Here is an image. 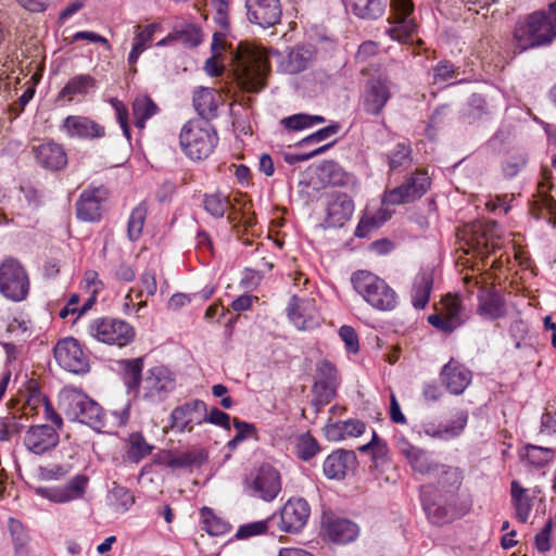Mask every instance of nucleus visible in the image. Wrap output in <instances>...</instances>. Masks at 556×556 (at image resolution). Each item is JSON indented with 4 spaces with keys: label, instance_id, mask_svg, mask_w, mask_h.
<instances>
[{
    "label": "nucleus",
    "instance_id": "obj_25",
    "mask_svg": "<svg viewBox=\"0 0 556 556\" xmlns=\"http://www.w3.org/2000/svg\"><path fill=\"white\" fill-rule=\"evenodd\" d=\"M61 129L70 138L96 139L105 135V129L100 124L86 116L70 115L64 118Z\"/></svg>",
    "mask_w": 556,
    "mask_h": 556
},
{
    "label": "nucleus",
    "instance_id": "obj_42",
    "mask_svg": "<svg viewBox=\"0 0 556 556\" xmlns=\"http://www.w3.org/2000/svg\"><path fill=\"white\" fill-rule=\"evenodd\" d=\"M157 105L146 94L136 97L132 103V114L136 119V126L140 129L144 128L146 121L157 113Z\"/></svg>",
    "mask_w": 556,
    "mask_h": 556
},
{
    "label": "nucleus",
    "instance_id": "obj_54",
    "mask_svg": "<svg viewBox=\"0 0 556 556\" xmlns=\"http://www.w3.org/2000/svg\"><path fill=\"white\" fill-rule=\"evenodd\" d=\"M551 173L548 170L544 172V181L540 182L538 186L539 190V197L536 200V204L540 206L541 210H545L549 215L556 214V201L547 194V191L549 190V185L547 184V176Z\"/></svg>",
    "mask_w": 556,
    "mask_h": 556
},
{
    "label": "nucleus",
    "instance_id": "obj_5",
    "mask_svg": "<svg viewBox=\"0 0 556 556\" xmlns=\"http://www.w3.org/2000/svg\"><path fill=\"white\" fill-rule=\"evenodd\" d=\"M351 281L355 291L372 308L381 312L393 311L399 304L395 290L377 275L358 270L352 275Z\"/></svg>",
    "mask_w": 556,
    "mask_h": 556
},
{
    "label": "nucleus",
    "instance_id": "obj_34",
    "mask_svg": "<svg viewBox=\"0 0 556 556\" xmlns=\"http://www.w3.org/2000/svg\"><path fill=\"white\" fill-rule=\"evenodd\" d=\"M94 85L96 80L92 76L87 74L76 75L61 89L58 101L70 103L77 97H85Z\"/></svg>",
    "mask_w": 556,
    "mask_h": 556
},
{
    "label": "nucleus",
    "instance_id": "obj_61",
    "mask_svg": "<svg viewBox=\"0 0 556 556\" xmlns=\"http://www.w3.org/2000/svg\"><path fill=\"white\" fill-rule=\"evenodd\" d=\"M205 422L223 427L227 430L230 429V416L217 407H212L208 410L207 405L205 404Z\"/></svg>",
    "mask_w": 556,
    "mask_h": 556
},
{
    "label": "nucleus",
    "instance_id": "obj_36",
    "mask_svg": "<svg viewBox=\"0 0 556 556\" xmlns=\"http://www.w3.org/2000/svg\"><path fill=\"white\" fill-rule=\"evenodd\" d=\"M345 8L363 20L380 18L387 8V0H343Z\"/></svg>",
    "mask_w": 556,
    "mask_h": 556
},
{
    "label": "nucleus",
    "instance_id": "obj_51",
    "mask_svg": "<svg viewBox=\"0 0 556 556\" xmlns=\"http://www.w3.org/2000/svg\"><path fill=\"white\" fill-rule=\"evenodd\" d=\"M319 451L318 442L308 432L301 434L296 439L295 452L303 459L308 460Z\"/></svg>",
    "mask_w": 556,
    "mask_h": 556
},
{
    "label": "nucleus",
    "instance_id": "obj_31",
    "mask_svg": "<svg viewBox=\"0 0 556 556\" xmlns=\"http://www.w3.org/2000/svg\"><path fill=\"white\" fill-rule=\"evenodd\" d=\"M326 532L332 542L346 544L357 538L358 527L344 518H329L326 523Z\"/></svg>",
    "mask_w": 556,
    "mask_h": 556
},
{
    "label": "nucleus",
    "instance_id": "obj_60",
    "mask_svg": "<svg viewBox=\"0 0 556 556\" xmlns=\"http://www.w3.org/2000/svg\"><path fill=\"white\" fill-rule=\"evenodd\" d=\"M111 104L115 111L116 119L123 129L124 136L130 140V129L128 125V110L126 105L118 99H111Z\"/></svg>",
    "mask_w": 556,
    "mask_h": 556
},
{
    "label": "nucleus",
    "instance_id": "obj_35",
    "mask_svg": "<svg viewBox=\"0 0 556 556\" xmlns=\"http://www.w3.org/2000/svg\"><path fill=\"white\" fill-rule=\"evenodd\" d=\"M468 416L466 413L460 412L456 418L448 425L437 426L434 424L422 425V431L426 435L439 439L448 440L460 434L467 424Z\"/></svg>",
    "mask_w": 556,
    "mask_h": 556
},
{
    "label": "nucleus",
    "instance_id": "obj_46",
    "mask_svg": "<svg viewBox=\"0 0 556 556\" xmlns=\"http://www.w3.org/2000/svg\"><path fill=\"white\" fill-rule=\"evenodd\" d=\"M232 207L228 195L216 192L205 195L204 208L215 218H223L226 212Z\"/></svg>",
    "mask_w": 556,
    "mask_h": 556
},
{
    "label": "nucleus",
    "instance_id": "obj_52",
    "mask_svg": "<svg viewBox=\"0 0 556 556\" xmlns=\"http://www.w3.org/2000/svg\"><path fill=\"white\" fill-rule=\"evenodd\" d=\"M201 517L204 530L211 535H219L226 532L227 523L214 515L212 509L203 507Z\"/></svg>",
    "mask_w": 556,
    "mask_h": 556
},
{
    "label": "nucleus",
    "instance_id": "obj_22",
    "mask_svg": "<svg viewBox=\"0 0 556 556\" xmlns=\"http://www.w3.org/2000/svg\"><path fill=\"white\" fill-rule=\"evenodd\" d=\"M288 316L300 330H312L320 324V316L313 299L293 296L288 307Z\"/></svg>",
    "mask_w": 556,
    "mask_h": 556
},
{
    "label": "nucleus",
    "instance_id": "obj_32",
    "mask_svg": "<svg viewBox=\"0 0 556 556\" xmlns=\"http://www.w3.org/2000/svg\"><path fill=\"white\" fill-rule=\"evenodd\" d=\"M318 176L323 181L332 186L349 187L355 185V177L334 161L321 163L318 167Z\"/></svg>",
    "mask_w": 556,
    "mask_h": 556
},
{
    "label": "nucleus",
    "instance_id": "obj_58",
    "mask_svg": "<svg viewBox=\"0 0 556 556\" xmlns=\"http://www.w3.org/2000/svg\"><path fill=\"white\" fill-rule=\"evenodd\" d=\"M340 130V125L338 123H332L331 125L324 127L314 134L307 136L299 142V146H308L311 143L321 142L324 140L329 139L330 137L338 134Z\"/></svg>",
    "mask_w": 556,
    "mask_h": 556
},
{
    "label": "nucleus",
    "instance_id": "obj_18",
    "mask_svg": "<svg viewBox=\"0 0 556 556\" xmlns=\"http://www.w3.org/2000/svg\"><path fill=\"white\" fill-rule=\"evenodd\" d=\"M205 402L192 400L173 409L172 427L179 432H191L195 426L205 424Z\"/></svg>",
    "mask_w": 556,
    "mask_h": 556
},
{
    "label": "nucleus",
    "instance_id": "obj_30",
    "mask_svg": "<svg viewBox=\"0 0 556 556\" xmlns=\"http://www.w3.org/2000/svg\"><path fill=\"white\" fill-rule=\"evenodd\" d=\"M37 162L46 169L60 170L67 164V156L62 146L43 142L34 148Z\"/></svg>",
    "mask_w": 556,
    "mask_h": 556
},
{
    "label": "nucleus",
    "instance_id": "obj_43",
    "mask_svg": "<svg viewBox=\"0 0 556 556\" xmlns=\"http://www.w3.org/2000/svg\"><path fill=\"white\" fill-rule=\"evenodd\" d=\"M511 498L516 509V517L519 521L527 522L532 509V504L527 495V490L519 485L517 481L511 482Z\"/></svg>",
    "mask_w": 556,
    "mask_h": 556
},
{
    "label": "nucleus",
    "instance_id": "obj_41",
    "mask_svg": "<svg viewBox=\"0 0 556 556\" xmlns=\"http://www.w3.org/2000/svg\"><path fill=\"white\" fill-rule=\"evenodd\" d=\"M311 53L308 50L295 48L280 62V67L285 73L298 74L307 67Z\"/></svg>",
    "mask_w": 556,
    "mask_h": 556
},
{
    "label": "nucleus",
    "instance_id": "obj_13",
    "mask_svg": "<svg viewBox=\"0 0 556 556\" xmlns=\"http://www.w3.org/2000/svg\"><path fill=\"white\" fill-rule=\"evenodd\" d=\"M247 489L250 495L271 502L281 491L280 475L273 466L263 465L247 479Z\"/></svg>",
    "mask_w": 556,
    "mask_h": 556
},
{
    "label": "nucleus",
    "instance_id": "obj_50",
    "mask_svg": "<svg viewBox=\"0 0 556 556\" xmlns=\"http://www.w3.org/2000/svg\"><path fill=\"white\" fill-rule=\"evenodd\" d=\"M146 217L147 208L142 204L138 205L131 211L127 223V233L130 240L135 241L140 237L144 226Z\"/></svg>",
    "mask_w": 556,
    "mask_h": 556
},
{
    "label": "nucleus",
    "instance_id": "obj_59",
    "mask_svg": "<svg viewBox=\"0 0 556 556\" xmlns=\"http://www.w3.org/2000/svg\"><path fill=\"white\" fill-rule=\"evenodd\" d=\"M456 76L455 66L448 61H441L433 68L434 83H447Z\"/></svg>",
    "mask_w": 556,
    "mask_h": 556
},
{
    "label": "nucleus",
    "instance_id": "obj_23",
    "mask_svg": "<svg viewBox=\"0 0 556 556\" xmlns=\"http://www.w3.org/2000/svg\"><path fill=\"white\" fill-rule=\"evenodd\" d=\"M87 484L88 478L84 475H77L65 485L38 488L36 493L54 503H67L83 497Z\"/></svg>",
    "mask_w": 556,
    "mask_h": 556
},
{
    "label": "nucleus",
    "instance_id": "obj_21",
    "mask_svg": "<svg viewBox=\"0 0 556 556\" xmlns=\"http://www.w3.org/2000/svg\"><path fill=\"white\" fill-rule=\"evenodd\" d=\"M59 441L58 430L48 425L29 427L23 440L25 447L35 455H42L53 450Z\"/></svg>",
    "mask_w": 556,
    "mask_h": 556
},
{
    "label": "nucleus",
    "instance_id": "obj_38",
    "mask_svg": "<svg viewBox=\"0 0 556 556\" xmlns=\"http://www.w3.org/2000/svg\"><path fill=\"white\" fill-rule=\"evenodd\" d=\"M160 28V24L152 23L144 27L136 26V34L132 40L131 51L128 55V63L134 65L138 61L140 54L147 50L152 40L155 31Z\"/></svg>",
    "mask_w": 556,
    "mask_h": 556
},
{
    "label": "nucleus",
    "instance_id": "obj_8",
    "mask_svg": "<svg viewBox=\"0 0 556 556\" xmlns=\"http://www.w3.org/2000/svg\"><path fill=\"white\" fill-rule=\"evenodd\" d=\"M29 292V278L22 264L8 258L0 265V293L13 301L21 302Z\"/></svg>",
    "mask_w": 556,
    "mask_h": 556
},
{
    "label": "nucleus",
    "instance_id": "obj_10",
    "mask_svg": "<svg viewBox=\"0 0 556 556\" xmlns=\"http://www.w3.org/2000/svg\"><path fill=\"white\" fill-rule=\"evenodd\" d=\"M311 507L306 500L292 497L278 514L271 515L276 532L299 533L307 523Z\"/></svg>",
    "mask_w": 556,
    "mask_h": 556
},
{
    "label": "nucleus",
    "instance_id": "obj_26",
    "mask_svg": "<svg viewBox=\"0 0 556 556\" xmlns=\"http://www.w3.org/2000/svg\"><path fill=\"white\" fill-rule=\"evenodd\" d=\"M441 379L452 394L459 395L471 383L472 372L464 364L451 358L441 370Z\"/></svg>",
    "mask_w": 556,
    "mask_h": 556
},
{
    "label": "nucleus",
    "instance_id": "obj_44",
    "mask_svg": "<svg viewBox=\"0 0 556 556\" xmlns=\"http://www.w3.org/2000/svg\"><path fill=\"white\" fill-rule=\"evenodd\" d=\"M264 533H270L271 535L277 534L271 516L264 520H258L240 526L237 530L236 538L244 540Z\"/></svg>",
    "mask_w": 556,
    "mask_h": 556
},
{
    "label": "nucleus",
    "instance_id": "obj_7",
    "mask_svg": "<svg viewBox=\"0 0 556 556\" xmlns=\"http://www.w3.org/2000/svg\"><path fill=\"white\" fill-rule=\"evenodd\" d=\"M88 333L99 342L119 348L129 344L135 339V329L131 325L111 317L93 319L88 326Z\"/></svg>",
    "mask_w": 556,
    "mask_h": 556
},
{
    "label": "nucleus",
    "instance_id": "obj_6",
    "mask_svg": "<svg viewBox=\"0 0 556 556\" xmlns=\"http://www.w3.org/2000/svg\"><path fill=\"white\" fill-rule=\"evenodd\" d=\"M182 151L191 160L208 157L218 142V136L212 125L205 119L189 121L179 135Z\"/></svg>",
    "mask_w": 556,
    "mask_h": 556
},
{
    "label": "nucleus",
    "instance_id": "obj_4",
    "mask_svg": "<svg viewBox=\"0 0 556 556\" xmlns=\"http://www.w3.org/2000/svg\"><path fill=\"white\" fill-rule=\"evenodd\" d=\"M59 403L68 419L99 431L106 427V415L102 407L80 390L65 387L60 392Z\"/></svg>",
    "mask_w": 556,
    "mask_h": 556
},
{
    "label": "nucleus",
    "instance_id": "obj_62",
    "mask_svg": "<svg viewBox=\"0 0 556 556\" xmlns=\"http://www.w3.org/2000/svg\"><path fill=\"white\" fill-rule=\"evenodd\" d=\"M9 529H10L12 539L15 543L16 553H21V549L27 543V534L24 531L22 523L15 519H10Z\"/></svg>",
    "mask_w": 556,
    "mask_h": 556
},
{
    "label": "nucleus",
    "instance_id": "obj_1",
    "mask_svg": "<svg viewBox=\"0 0 556 556\" xmlns=\"http://www.w3.org/2000/svg\"><path fill=\"white\" fill-rule=\"evenodd\" d=\"M433 478L435 484L422 485L420 497L428 518L433 523H443L456 508L464 477L459 468L444 464Z\"/></svg>",
    "mask_w": 556,
    "mask_h": 556
},
{
    "label": "nucleus",
    "instance_id": "obj_64",
    "mask_svg": "<svg viewBox=\"0 0 556 556\" xmlns=\"http://www.w3.org/2000/svg\"><path fill=\"white\" fill-rule=\"evenodd\" d=\"M540 432L556 438V412H546L542 415Z\"/></svg>",
    "mask_w": 556,
    "mask_h": 556
},
{
    "label": "nucleus",
    "instance_id": "obj_9",
    "mask_svg": "<svg viewBox=\"0 0 556 556\" xmlns=\"http://www.w3.org/2000/svg\"><path fill=\"white\" fill-rule=\"evenodd\" d=\"M430 185L431 180L428 173L418 169L407 177L402 185L386 190L382 197V204L401 205L412 203L420 199L428 191Z\"/></svg>",
    "mask_w": 556,
    "mask_h": 556
},
{
    "label": "nucleus",
    "instance_id": "obj_37",
    "mask_svg": "<svg viewBox=\"0 0 556 556\" xmlns=\"http://www.w3.org/2000/svg\"><path fill=\"white\" fill-rule=\"evenodd\" d=\"M478 299V313L484 318L494 320L505 315V304L500 294L481 290Z\"/></svg>",
    "mask_w": 556,
    "mask_h": 556
},
{
    "label": "nucleus",
    "instance_id": "obj_28",
    "mask_svg": "<svg viewBox=\"0 0 556 556\" xmlns=\"http://www.w3.org/2000/svg\"><path fill=\"white\" fill-rule=\"evenodd\" d=\"M354 212V203L345 193H334L327 204L326 223L329 227H341Z\"/></svg>",
    "mask_w": 556,
    "mask_h": 556
},
{
    "label": "nucleus",
    "instance_id": "obj_63",
    "mask_svg": "<svg viewBox=\"0 0 556 556\" xmlns=\"http://www.w3.org/2000/svg\"><path fill=\"white\" fill-rule=\"evenodd\" d=\"M339 336L342 339V341L345 343V346L348 351L352 353L358 352L359 344H358V338L355 332V330L351 326H342L339 329Z\"/></svg>",
    "mask_w": 556,
    "mask_h": 556
},
{
    "label": "nucleus",
    "instance_id": "obj_15",
    "mask_svg": "<svg viewBox=\"0 0 556 556\" xmlns=\"http://www.w3.org/2000/svg\"><path fill=\"white\" fill-rule=\"evenodd\" d=\"M54 357L65 370L81 375L89 370V359L79 342L74 338L60 340L54 348Z\"/></svg>",
    "mask_w": 556,
    "mask_h": 556
},
{
    "label": "nucleus",
    "instance_id": "obj_11",
    "mask_svg": "<svg viewBox=\"0 0 556 556\" xmlns=\"http://www.w3.org/2000/svg\"><path fill=\"white\" fill-rule=\"evenodd\" d=\"M393 83L387 76H377L368 79L361 96L362 110L371 116L382 114L387 103L393 94Z\"/></svg>",
    "mask_w": 556,
    "mask_h": 556
},
{
    "label": "nucleus",
    "instance_id": "obj_55",
    "mask_svg": "<svg viewBox=\"0 0 556 556\" xmlns=\"http://www.w3.org/2000/svg\"><path fill=\"white\" fill-rule=\"evenodd\" d=\"M388 159L391 170L406 167L410 164V149L403 143H399Z\"/></svg>",
    "mask_w": 556,
    "mask_h": 556
},
{
    "label": "nucleus",
    "instance_id": "obj_29",
    "mask_svg": "<svg viewBox=\"0 0 556 556\" xmlns=\"http://www.w3.org/2000/svg\"><path fill=\"white\" fill-rule=\"evenodd\" d=\"M475 231H482V235L472 239V249L477 250L481 257H488L490 254L495 253L501 249L498 240L501 239L498 232V224L496 222H486L483 225L472 227Z\"/></svg>",
    "mask_w": 556,
    "mask_h": 556
},
{
    "label": "nucleus",
    "instance_id": "obj_56",
    "mask_svg": "<svg viewBox=\"0 0 556 556\" xmlns=\"http://www.w3.org/2000/svg\"><path fill=\"white\" fill-rule=\"evenodd\" d=\"M203 460L204 456L202 452L190 451L170 457V459L167 462V465L172 468H182L192 465H201Z\"/></svg>",
    "mask_w": 556,
    "mask_h": 556
},
{
    "label": "nucleus",
    "instance_id": "obj_3",
    "mask_svg": "<svg viewBox=\"0 0 556 556\" xmlns=\"http://www.w3.org/2000/svg\"><path fill=\"white\" fill-rule=\"evenodd\" d=\"M556 36V1L549 5V13L534 12L525 22L517 24L514 40L519 52L549 43Z\"/></svg>",
    "mask_w": 556,
    "mask_h": 556
},
{
    "label": "nucleus",
    "instance_id": "obj_48",
    "mask_svg": "<svg viewBox=\"0 0 556 556\" xmlns=\"http://www.w3.org/2000/svg\"><path fill=\"white\" fill-rule=\"evenodd\" d=\"M111 505L121 513L127 511L135 503L132 493L125 486L114 484L110 492Z\"/></svg>",
    "mask_w": 556,
    "mask_h": 556
},
{
    "label": "nucleus",
    "instance_id": "obj_53",
    "mask_svg": "<svg viewBox=\"0 0 556 556\" xmlns=\"http://www.w3.org/2000/svg\"><path fill=\"white\" fill-rule=\"evenodd\" d=\"M523 457L529 464L535 467H543L553 458V450L530 445L527 447Z\"/></svg>",
    "mask_w": 556,
    "mask_h": 556
},
{
    "label": "nucleus",
    "instance_id": "obj_40",
    "mask_svg": "<svg viewBox=\"0 0 556 556\" xmlns=\"http://www.w3.org/2000/svg\"><path fill=\"white\" fill-rule=\"evenodd\" d=\"M154 446L147 442L141 432H132L127 439L126 456L132 463H139L150 455Z\"/></svg>",
    "mask_w": 556,
    "mask_h": 556
},
{
    "label": "nucleus",
    "instance_id": "obj_12",
    "mask_svg": "<svg viewBox=\"0 0 556 556\" xmlns=\"http://www.w3.org/2000/svg\"><path fill=\"white\" fill-rule=\"evenodd\" d=\"M391 16L389 23L391 26L386 33L393 39L402 43L412 40L417 29L414 18L410 16L414 12L412 0H390Z\"/></svg>",
    "mask_w": 556,
    "mask_h": 556
},
{
    "label": "nucleus",
    "instance_id": "obj_39",
    "mask_svg": "<svg viewBox=\"0 0 556 556\" xmlns=\"http://www.w3.org/2000/svg\"><path fill=\"white\" fill-rule=\"evenodd\" d=\"M193 104L197 112L204 118L215 116L217 101L215 91L212 88L200 87L194 91Z\"/></svg>",
    "mask_w": 556,
    "mask_h": 556
},
{
    "label": "nucleus",
    "instance_id": "obj_24",
    "mask_svg": "<svg viewBox=\"0 0 556 556\" xmlns=\"http://www.w3.org/2000/svg\"><path fill=\"white\" fill-rule=\"evenodd\" d=\"M106 197L108 190L103 186L84 190L76 202L77 217L85 222L98 220L101 216L102 202Z\"/></svg>",
    "mask_w": 556,
    "mask_h": 556
},
{
    "label": "nucleus",
    "instance_id": "obj_27",
    "mask_svg": "<svg viewBox=\"0 0 556 556\" xmlns=\"http://www.w3.org/2000/svg\"><path fill=\"white\" fill-rule=\"evenodd\" d=\"M357 458L353 451L337 450L324 462V473L328 479L341 480L349 471L355 469Z\"/></svg>",
    "mask_w": 556,
    "mask_h": 556
},
{
    "label": "nucleus",
    "instance_id": "obj_47",
    "mask_svg": "<svg viewBox=\"0 0 556 556\" xmlns=\"http://www.w3.org/2000/svg\"><path fill=\"white\" fill-rule=\"evenodd\" d=\"M124 370V380L129 389H136L141 381V371L143 368V361L141 357L134 359H124L121 362Z\"/></svg>",
    "mask_w": 556,
    "mask_h": 556
},
{
    "label": "nucleus",
    "instance_id": "obj_20",
    "mask_svg": "<svg viewBox=\"0 0 556 556\" xmlns=\"http://www.w3.org/2000/svg\"><path fill=\"white\" fill-rule=\"evenodd\" d=\"M248 20L263 28L280 22L282 9L280 0H245Z\"/></svg>",
    "mask_w": 556,
    "mask_h": 556
},
{
    "label": "nucleus",
    "instance_id": "obj_17",
    "mask_svg": "<svg viewBox=\"0 0 556 556\" xmlns=\"http://www.w3.org/2000/svg\"><path fill=\"white\" fill-rule=\"evenodd\" d=\"M467 319L460 299L457 295L447 294L441 301V311L428 317V321L433 327L444 331L452 332Z\"/></svg>",
    "mask_w": 556,
    "mask_h": 556
},
{
    "label": "nucleus",
    "instance_id": "obj_49",
    "mask_svg": "<svg viewBox=\"0 0 556 556\" xmlns=\"http://www.w3.org/2000/svg\"><path fill=\"white\" fill-rule=\"evenodd\" d=\"M172 37H176V40L181 41L187 47H197L202 41L201 29L194 24H185L180 28L176 27Z\"/></svg>",
    "mask_w": 556,
    "mask_h": 556
},
{
    "label": "nucleus",
    "instance_id": "obj_14",
    "mask_svg": "<svg viewBox=\"0 0 556 556\" xmlns=\"http://www.w3.org/2000/svg\"><path fill=\"white\" fill-rule=\"evenodd\" d=\"M337 370L328 361H321L317 364L314 377L313 393L315 397L312 405L316 412H319L336 395Z\"/></svg>",
    "mask_w": 556,
    "mask_h": 556
},
{
    "label": "nucleus",
    "instance_id": "obj_19",
    "mask_svg": "<svg viewBox=\"0 0 556 556\" xmlns=\"http://www.w3.org/2000/svg\"><path fill=\"white\" fill-rule=\"evenodd\" d=\"M174 387L173 374L164 366L150 368L141 382L144 397L151 400H163Z\"/></svg>",
    "mask_w": 556,
    "mask_h": 556
},
{
    "label": "nucleus",
    "instance_id": "obj_33",
    "mask_svg": "<svg viewBox=\"0 0 556 556\" xmlns=\"http://www.w3.org/2000/svg\"><path fill=\"white\" fill-rule=\"evenodd\" d=\"M433 285V274L430 270H420L414 278L410 292L412 304L417 309L427 306Z\"/></svg>",
    "mask_w": 556,
    "mask_h": 556
},
{
    "label": "nucleus",
    "instance_id": "obj_57",
    "mask_svg": "<svg viewBox=\"0 0 556 556\" xmlns=\"http://www.w3.org/2000/svg\"><path fill=\"white\" fill-rule=\"evenodd\" d=\"M485 114V101L478 94H472L468 108L464 112V118L472 123Z\"/></svg>",
    "mask_w": 556,
    "mask_h": 556
},
{
    "label": "nucleus",
    "instance_id": "obj_45",
    "mask_svg": "<svg viewBox=\"0 0 556 556\" xmlns=\"http://www.w3.org/2000/svg\"><path fill=\"white\" fill-rule=\"evenodd\" d=\"M325 123L321 115H309L305 113L293 114L285 117L281 124L289 130L299 131Z\"/></svg>",
    "mask_w": 556,
    "mask_h": 556
},
{
    "label": "nucleus",
    "instance_id": "obj_16",
    "mask_svg": "<svg viewBox=\"0 0 556 556\" xmlns=\"http://www.w3.org/2000/svg\"><path fill=\"white\" fill-rule=\"evenodd\" d=\"M396 446L399 452L406 458L414 472L420 476L433 478L444 465L439 463L431 453L413 445L405 438L399 439Z\"/></svg>",
    "mask_w": 556,
    "mask_h": 556
},
{
    "label": "nucleus",
    "instance_id": "obj_2",
    "mask_svg": "<svg viewBox=\"0 0 556 556\" xmlns=\"http://www.w3.org/2000/svg\"><path fill=\"white\" fill-rule=\"evenodd\" d=\"M235 75L247 92H260L266 86L269 63L266 52L250 43L240 42L233 52Z\"/></svg>",
    "mask_w": 556,
    "mask_h": 556
}]
</instances>
